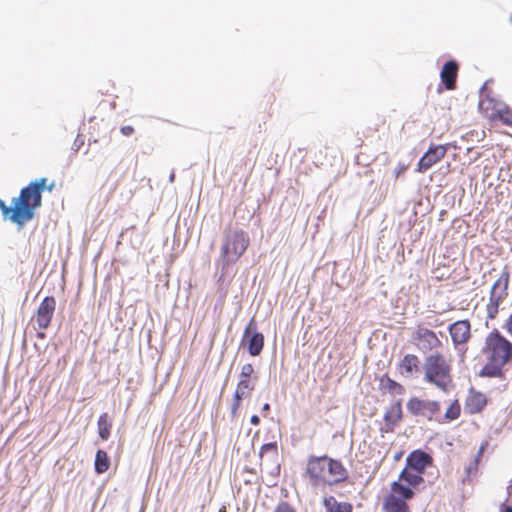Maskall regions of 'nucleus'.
<instances>
[{"mask_svg": "<svg viewBox=\"0 0 512 512\" xmlns=\"http://www.w3.org/2000/svg\"><path fill=\"white\" fill-rule=\"evenodd\" d=\"M47 181L45 177L31 181L20 190L17 197L12 199L11 206H8L0 198V211L3 218L19 227H23L31 221L35 216V211L42 205V192L45 189L52 191L55 187L54 182L48 185Z\"/></svg>", "mask_w": 512, "mask_h": 512, "instance_id": "1", "label": "nucleus"}, {"mask_svg": "<svg viewBox=\"0 0 512 512\" xmlns=\"http://www.w3.org/2000/svg\"><path fill=\"white\" fill-rule=\"evenodd\" d=\"M481 352L486 362L481 368L479 376L504 378V367L512 361V342L497 329H494L485 337Z\"/></svg>", "mask_w": 512, "mask_h": 512, "instance_id": "2", "label": "nucleus"}, {"mask_svg": "<svg viewBox=\"0 0 512 512\" xmlns=\"http://www.w3.org/2000/svg\"><path fill=\"white\" fill-rule=\"evenodd\" d=\"M423 381L443 393L449 392L453 383V356L435 351L424 358Z\"/></svg>", "mask_w": 512, "mask_h": 512, "instance_id": "3", "label": "nucleus"}, {"mask_svg": "<svg viewBox=\"0 0 512 512\" xmlns=\"http://www.w3.org/2000/svg\"><path fill=\"white\" fill-rule=\"evenodd\" d=\"M407 411L415 417H422L429 422L439 424L450 423L461 415V405L458 399H454L447 407L444 415H441V403L438 400L421 399L411 397L406 403Z\"/></svg>", "mask_w": 512, "mask_h": 512, "instance_id": "4", "label": "nucleus"}, {"mask_svg": "<svg viewBox=\"0 0 512 512\" xmlns=\"http://www.w3.org/2000/svg\"><path fill=\"white\" fill-rule=\"evenodd\" d=\"M307 473L315 486L333 485L347 478V470L343 464L327 456L309 458Z\"/></svg>", "mask_w": 512, "mask_h": 512, "instance_id": "5", "label": "nucleus"}, {"mask_svg": "<svg viewBox=\"0 0 512 512\" xmlns=\"http://www.w3.org/2000/svg\"><path fill=\"white\" fill-rule=\"evenodd\" d=\"M249 245L250 238L244 230H226L222 240L219 257L222 270L232 264H235L244 255Z\"/></svg>", "mask_w": 512, "mask_h": 512, "instance_id": "6", "label": "nucleus"}, {"mask_svg": "<svg viewBox=\"0 0 512 512\" xmlns=\"http://www.w3.org/2000/svg\"><path fill=\"white\" fill-rule=\"evenodd\" d=\"M258 377L256 375L254 366L251 363H246L241 367L236 389L233 394L231 403V416L236 418L241 407L242 400L249 398L256 386Z\"/></svg>", "mask_w": 512, "mask_h": 512, "instance_id": "7", "label": "nucleus"}, {"mask_svg": "<svg viewBox=\"0 0 512 512\" xmlns=\"http://www.w3.org/2000/svg\"><path fill=\"white\" fill-rule=\"evenodd\" d=\"M509 285L510 271L509 268L505 266L490 290L489 301L486 305V313L488 319L493 320L497 317L501 303L508 296Z\"/></svg>", "mask_w": 512, "mask_h": 512, "instance_id": "8", "label": "nucleus"}, {"mask_svg": "<svg viewBox=\"0 0 512 512\" xmlns=\"http://www.w3.org/2000/svg\"><path fill=\"white\" fill-rule=\"evenodd\" d=\"M414 492L399 481L391 484L389 494L384 498L383 509L386 512H410L407 501L412 499Z\"/></svg>", "mask_w": 512, "mask_h": 512, "instance_id": "9", "label": "nucleus"}, {"mask_svg": "<svg viewBox=\"0 0 512 512\" xmlns=\"http://www.w3.org/2000/svg\"><path fill=\"white\" fill-rule=\"evenodd\" d=\"M480 108L490 121L499 120L504 125L512 127V109L506 104L488 97L480 103Z\"/></svg>", "mask_w": 512, "mask_h": 512, "instance_id": "10", "label": "nucleus"}, {"mask_svg": "<svg viewBox=\"0 0 512 512\" xmlns=\"http://www.w3.org/2000/svg\"><path fill=\"white\" fill-rule=\"evenodd\" d=\"M56 309V300L53 296H46L39 304L36 311V323L40 330H46L52 321ZM38 338H45L44 332H38Z\"/></svg>", "mask_w": 512, "mask_h": 512, "instance_id": "11", "label": "nucleus"}, {"mask_svg": "<svg viewBox=\"0 0 512 512\" xmlns=\"http://www.w3.org/2000/svg\"><path fill=\"white\" fill-rule=\"evenodd\" d=\"M241 344L244 348L248 349L251 356H258L264 346V336L257 331V326L252 319L245 328Z\"/></svg>", "mask_w": 512, "mask_h": 512, "instance_id": "12", "label": "nucleus"}, {"mask_svg": "<svg viewBox=\"0 0 512 512\" xmlns=\"http://www.w3.org/2000/svg\"><path fill=\"white\" fill-rule=\"evenodd\" d=\"M413 339L423 351L437 350L443 346L437 334L428 328L419 327L415 331Z\"/></svg>", "mask_w": 512, "mask_h": 512, "instance_id": "13", "label": "nucleus"}, {"mask_svg": "<svg viewBox=\"0 0 512 512\" xmlns=\"http://www.w3.org/2000/svg\"><path fill=\"white\" fill-rule=\"evenodd\" d=\"M488 404L487 396L471 387L468 390L467 396L464 402V410L467 414L475 415L481 413Z\"/></svg>", "mask_w": 512, "mask_h": 512, "instance_id": "14", "label": "nucleus"}, {"mask_svg": "<svg viewBox=\"0 0 512 512\" xmlns=\"http://www.w3.org/2000/svg\"><path fill=\"white\" fill-rule=\"evenodd\" d=\"M447 153L445 145L430 146L427 152L420 158L417 171L422 173L430 169L433 165L441 161Z\"/></svg>", "mask_w": 512, "mask_h": 512, "instance_id": "15", "label": "nucleus"}, {"mask_svg": "<svg viewBox=\"0 0 512 512\" xmlns=\"http://www.w3.org/2000/svg\"><path fill=\"white\" fill-rule=\"evenodd\" d=\"M384 426L382 432L391 433L403 418L402 401L398 399L384 413Z\"/></svg>", "mask_w": 512, "mask_h": 512, "instance_id": "16", "label": "nucleus"}, {"mask_svg": "<svg viewBox=\"0 0 512 512\" xmlns=\"http://www.w3.org/2000/svg\"><path fill=\"white\" fill-rule=\"evenodd\" d=\"M448 331L455 346L465 344L471 338V324L468 320H459L452 323Z\"/></svg>", "mask_w": 512, "mask_h": 512, "instance_id": "17", "label": "nucleus"}, {"mask_svg": "<svg viewBox=\"0 0 512 512\" xmlns=\"http://www.w3.org/2000/svg\"><path fill=\"white\" fill-rule=\"evenodd\" d=\"M406 464L423 475L426 468L432 466L433 458L428 453L418 449L408 455Z\"/></svg>", "mask_w": 512, "mask_h": 512, "instance_id": "18", "label": "nucleus"}, {"mask_svg": "<svg viewBox=\"0 0 512 512\" xmlns=\"http://www.w3.org/2000/svg\"><path fill=\"white\" fill-rule=\"evenodd\" d=\"M458 70L459 66L454 60H450L443 65L440 77L447 90H454L456 88Z\"/></svg>", "mask_w": 512, "mask_h": 512, "instance_id": "19", "label": "nucleus"}, {"mask_svg": "<svg viewBox=\"0 0 512 512\" xmlns=\"http://www.w3.org/2000/svg\"><path fill=\"white\" fill-rule=\"evenodd\" d=\"M420 359L415 354H406L398 364L402 376L410 377L419 370Z\"/></svg>", "mask_w": 512, "mask_h": 512, "instance_id": "20", "label": "nucleus"}, {"mask_svg": "<svg viewBox=\"0 0 512 512\" xmlns=\"http://www.w3.org/2000/svg\"><path fill=\"white\" fill-rule=\"evenodd\" d=\"M97 428L99 437L104 441L108 440L112 429V420L108 413L105 412L99 416L97 421Z\"/></svg>", "mask_w": 512, "mask_h": 512, "instance_id": "21", "label": "nucleus"}, {"mask_svg": "<svg viewBox=\"0 0 512 512\" xmlns=\"http://www.w3.org/2000/svg\"><path fill=\"white\" fill-rule=\"evenodd\" d=\"M404 481L411 486H417L423 482L422 474L409 467L407 464L399 475V482Z\"/></svg>", "mask_w": 512, "mask_h": 512, "instance_id": "22", "label": "nucleus"}, {"mask_svg": "<svg viewBox=\"0 0 512 512\" xmlns=\"http://www.w3.org/2000/svg\"><path fill=\"white\" fill-rule=\"evenodd\" d=\"M324 505L327 512H352V505L350 503L337 502L332 496L324 499Z\"/></svg>", "mask_w": 512, "mask_h": 512, "instance_id": "23", "label": "nucleus"}, {"mask_svg": "<svg viewBox=\"0 0 512 512\" xmlns=\"http://www.w3.org/2000/svg\"><path fill=\"white\" fill-rule=\"evenodd\" d=\"M95 471L98 474H103L108 471L110 467V459L106 451L99 449L95 455Z\"/></svg>", "mask_w": 512, "mask_h": 512, "instance_id": "24", "label": "nucleus"}, {"mask_svg": "<svg viewBox=\"0 0 512 512\" xmlns=\"http://www.w3.org/2000/svg\"><path fill=\"white\" fill-rule=\"evenodd\" d=\"M380 386L382 389L387 390L388 392L392 394H398L401 395L405 392L404 387L396 382L395 380L391 379L389 376L384 375L380 379Z\"/></svg>", "mask_w": 512, "mask_h": 512, "instance_id": "25", "label": "nucleus"}, {"mask_svg": "<svg viewBox=\"0 0 512 512\" xmlns=\"http://www.w3.org/2000/svg\"><path fill=\"white\" fill-rule=\"evenodd\" d=\"M265 457L268 460L277 459L278 446L276 442H270L262 445L260 449V458L263 460Z\"/></svg>", "mask_w": 512, "mask_h": 512, "instance_id": "26", "label": "nucleus"}, {"mask_svg": "<svg viewBox=\"0 0 512 512\" xmlns=\"http://www.w3.org/2000/svg\"><path fill=\"white\" fill-rule=\"evenodd\" d=\"M487 446H488V443H487L486 441H485V442H483V443L480 445V447H479V449H478V452H477V454H476V456H475V458H474L473 462H472V463L467 467V475H468V476H470V475H472V474H476V473H477L479 463H480V461H481V459H482V457H483V454H484V452H485V450H486Z\"/></svg>", "mask_w": 512, "mask_h": 512, "instance_id": "27", "label": "nucleus"}, {"mask_svg": "<svg viewBox=\"0 0 512 512\" xmlns=\"http://www.w3.org/2000/svg\"><path fill=\"white\" fill-rule=\"evenodd\" d=\"M408 169V165L404 163H399L394 171L395 178H399L402 174H404Z\"/></svg>", "mask_w": 512, "mask_h": 512, "instance_id": "28", "label": "nucleus"}, {"mask_svg": "<svg viewBox=\"0 0 512 512\" xmlns=\"http://www.w3.org/2000/svg\"><path fill=\"white\" fill-rule=\"evenodd\" d=\"M503 328L512 337V313L508 316V318L504 322Z\"/></svg>", "mask_w": 512, "mask_h": 512, "instance_id": "29", "label": "nucleus"}, {"mask_svg": "<svg viewBox=\"0 0 512 512\" xmlns=\"http://www.w3.org/2000/svg\"><path fill=\"white\" fill-rule=\"evenodd\" d=\"M124 136H131L134 133V128L130 125L122 126L120 129Z\"/></svg>", "mask_w": 512, "mask_h": 512, "instance_id": "30", "label": "nucleus"}, {"mask_svg": "<svg viewBox=\"0 0 512 512\" xmlns=\"http://www.w3.org/2000/svg\"><path fill=\"white\" fill-rule=\"evenodd\" d=\"M275 512H288V504L283 502V503H280Z\"/></svg>", "mask_w": 512, "mask_h": 512, "instance_id": "31", "label": "nucleus"}, {"mask_svg": "<svg viewBox=\"0 0 512 512\" xmlns=\"http://www.w3.org/2000/svg\"><path fill=\"white\" fill-rule=\"evenodd\" d=\"M250 422L253 425H258L260 423V418L257 415H253L250 419Z\"/></svg>", "mask_w": 512, "mask_h": 512, "instance_id": "32", "label": "nucleus"}, {"mask_svg": "<svg viewBox=\"0 0 512 512\" xmlns=\"http://www.w3.org/2000/svg\"><path fill=\"white\" fill-rule=\"evenodd\" d=\"M262 410H263L264 412L269 411V410H270V405H269L268 403L264 404V405H263Z\"/></svg>", "mask_w": 512, "mask_h": 512, "instance_id": "33", "label": "nucleus"}, {"mask_svg": "<svg viewBox=\"0 0 512 512\" xmlns=\"http://www.w3.org/2000/svg\"><path fill=\"white\" fill-rule=\"evenodd\" d=\"M503 512H512L511 506H505Z\"/></svg>", "mask_w": 512, "mask_h": 512, "instance_id": "34", "label": "nucleus"}, {"mask_svg": "<svg viewBox=\"0 0 512 512\" xmlns=\"http://www.w3.org/2000/svg\"><path fill=\"white\" fill-rule=\"evenodd\" d=\"M291 512V511H290Z\"/></svg>", "mask_w": 512, "mask_h": 512, "instance_id": "35", "label": "nucleus"}]
</instances>
